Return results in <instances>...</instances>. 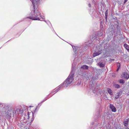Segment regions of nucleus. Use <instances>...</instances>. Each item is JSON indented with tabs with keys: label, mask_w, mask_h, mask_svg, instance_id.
<instances>
[{
	"label": "nucleus",
	"mask_w": 129,
	"mask_h": 129,
	"mask_svg": "<svg viewBox=\"0 0 129 129\" xmlns=\"http://www.w3.org/2000/svg\"><path fill=\"white\" fill-rule=\"evenodd\" d=\"M37 7H34V10H32L30 15V16L28 18L33 20H40L41 18L43 19V20H45L41 15V14L39 11V9H37Z\"/></svg>",
	"instance_id": "obj_1"
},
{
	"label": "nucleus",
	"mask_w": 129,
	"mask_h": 129,
	"mask_svg": "<svg viewBox=\"0 0 129 129\" xmlns=\"http://www.w3.org/2000/svg\"><path fill=\"white\" fill-rule=\"evenodd\" d=\"M73 68L72 71L71 72L68 77L63 82V84L64 87H66L72 84L74 79V72L73 71Z\"/></svg>",
	"instance_id": "obj_2"
},
{
	"label": "nucleus",
	"mask_w": 129,
	"mask_h": 129,
	"mask_svg": "<svg viewBox=\"0 0 129 129\" xmlns=\"http://www.w3.org/2000/svg\"><path fill=\"white\" fill-rule=\"evenodd\" d=\"M18 109V107H15L14 108L12 107H10L9 108V110L7 111L6 113L7 116H10L11 114V112L13 114L16 113V111L17 109Z\"/></svg>",
	"instance_id": "obj_3"
},
{
	"label": "nucleus",
	"mask_w": 129,
	"mask_h": 129,
	"mask_svg": "<svg viewBox=\"0 0 129 129\" xmlns=\"http://www.w3.org/2000/svg\"><path fill=\"white\" fill-rule=\"evenodd\" d=\"M26 113L23 116L24 118H27L28 119L29 117V115H31L33 117V113L32 112H29L27 111V112L26 111Z\"/></svg>",
	"instance_id": "obj_4"
},
{
	"label": "nucleus",
	"mask_w": 129,
	"mask_h": 129,
	"mask_svg": "<svg viewBox=\"0 0 129 129\" xmlns=\"http://www.w3.org/2000/svg\"><path fill=\"white\" fill-rule=\"evenodd\" d=\"M34 6V7H37L39 2V0H31Z\"/></svg>",
	"instance_id": "obj_5"
},
{
	"label": "nucleus",
	"mask_w": 129,
	"mask_h": 129,
	"mask_svg": "<svg viewBox=\"0 0 129 129\" xmlns=\"http://www.w3.org/2000/svg\"><path fill=\"white\" fill-rule=\"evenodd\" d=\"M63 87V84H61L59 86L57 87V88L56 89H54L53 91H52L51 93H53L55 92V93L60 90L61 88Z\"/></svg>",
	"instance_id": "obj_6"
},
{
	"label": "nucleus",
	"mask_w": 129,
	"mask_h": 129,
	"mask_svg": "<svg viewBox=\"0 0 129 129\" xmlns=\"http://www.w3.org/2000/svg\"><path fill=\"white\" fill-rule=\"evenodd\" d=\"M102 52V50H100L94 52L93 54V57H95L96 56H98Z\"/></svg>",
	"instance_id": "obj_7"
},
{
	"label": "nucleus",
	"mask_w": 129,
	"mask_h": 129,
	"mask_svg": "<svg viewBox=\"0 0 129 129\" xmlns=\"http://www.w3.org/2000/svg\"><path fill=\"white\" fill-rule=\"evenodd\" d=\"M123 77L126 79H128L129 78V75L126 72H124L122 74Z\"/></svg>",
	"instance_id": "obj_8"
},
{
	"label": "nucleus",
	"mask_w": 129,
	"mask_h": 129,
	"mask_svg": "<svg viewBox=\"0 0 129 129\" xmlns=\"http://www.w3.org/2000/svg\"><path fill=\"white\" fill-rule=\"evenodd\" d=\"M110 107L112 111L114 112L116 111L115 108L112 105L110 104Z\"/></svg>",
	"instance_id": "obj_9"
},
{
	"label": "nucleus",
	"mask_w": 129,
	"mask_h": 129,
	"mask_svg": "<svg viewBox=\"0 0 129 129\" xmlns=\"http://www.w3.org/2000/svg\"><path fill=\"white\" fill-rule=\"evenodd\" d=\"M121 92L120 91L118 92L115 95V98L116 99H118L119 97V96L121 95Z\"/></svg>",
	"instance_id": "obj_10"
},
{
	"label": "nucleus",
	"mask_w": 129,
	"mask_h": 129,
	"mask_svg": "<svg viewBox=\"0 0 129 129\" xmlns=\"http://www.w3.org/2000/svg\"><path fill=\"white\" fill-rule=\"evenodd\" d=\"M18 107V109H17V110L16 111V113L17 112L18 113H18L19 114H22L23 112L22 109L19 108V107Z\"/></svg>",
	"instance_id": "obj_11"
},
{
	"label": "nucleus",
	"mask_w": 129,
	"mask_h": 129,
	"mask_svg": "<svg viewBox=\"0 0 129 129\" xmlns=\"http://www.w3.org/2000/svg\"><path fill=\"white\" fill-rule=\"evenodd\" d=\"M124 47L126 49L127 51L129 52V46L126 44H124Z\"/></svg>",
	"instance_id": "obj_12"
},
{
	"label": "nucleus",
	"mask_w": 129,
	"mask_h": 129,
	"mask_svg": "<svg viewBox=\"0 0 129 129\" xmlns=\"http://www.w3.org/2000/svg\"><path fill=\"white\" fill-rule=\"evenodd\" d=\"M107 91L108 93L111 95H113V93L112 92V90L109 88H108L107 89Z\"/></svg>",
	"instance_id": "obj_13"
},
{
	"label": "nucleus",
	"mask_w": 129,
	"mask_h": 129,
	"mask_svg": "<svg viewBox=\"0 0 129 129\" xmlns=\"http://www.w3.org/2000/svg\"><path fill=\"white\" fill-rule=\"evenodd\" d=\"M81 68L84 69H87L88 68V67L86 65H84L81 66Z\"/></svg>",
	"instance_id": "obj_14"
},
{
	"label": "nucleus",
	"mask_w": 129,
	"mask_h": 129,
	"mask_svg": "<svg viewBox=\"0 0 129 129\" xmlns=\"http://www.w3.org/2000/svg\"><path fill=\"white\" fill-rule=\"evenodd\" d=\"M98 65L100 67H103L104 66V64L100 62L98 63Z\"/></svg>",
	"instance_id": "obj_15"
},
{
	"label": "nucleus",
	"mask_w": 129,
	"mask_h": 129,
	"mask_svg": "<svg viewBox=\"0 0 129 129\" xmlns=\"http://www.w3.org/2000/svg\"><path fill=\"white\" fill-rule=\"evenodd\" d=\"M128 119H127L126 120L124 121V125L125 126H127L128 124Z\"/></svg>",
	"instance_id": "obj_16"
},
{
	"label": "nucleus",
	"mask_w": 129,
	"mask_h": 129,
	"mask_svg": "<svg viewBox=\"0 0 129 129\" xmlns=\"http://www.w3.org/2000/svg\"><path fill=\"white\" fill-rule=\"evenodd\" d=\"M72 48L74 50H75L74 52H76L77 51V49L78 48V47H75V46H72Z\"/></svg>",
	"instance_id": "obj_17"
},
{
	"label": "nucleus",
	"mask_w": 129,
	"mask_h": 129,
	"mask_svg": "<svg viewBox=\"0 0 129 129\" xmlns=\"http://www.w3.org/2000/svg\"><path fill=\"white\" fill-rule=\"evenodd\" d=\"M114 87L116 88H118L120 87V86L117 84H115L114 85Z\"/></svg>",
	"instance_id": "obj_18"
},
{
	"label": "nucleus",
	"mask_w": 129,
	"mask_h": 129,
	"mask_svg": "<svg viewBox=\"0 0 129 129\" xmlns=\"http://www.w3.org/2000/svg\"><path fill=\"white\" fill-rule=\"evenodd\" d=\"M94 85L93 84H92L91 85V88H91V89H92L93 90V88H94V90H95V88H94Z\"/></svg>",
	"instance_id": "obj_19"
},
{
	"label": "nucleus",
	"mask_w": 129,
	"mask_h": 129,
	"mask_svg": "<svg viewBox=\"0 0 129 129\" xmlns=\"http://www.w3.org/2000/svg\"><path fill=\"white\" fill-rule=\"evenodd\" d=\"M119 82L120 83H124V82L123 80L122 79H121L120 80Z\"/></svg>",
	"instance_id": "obj_20"
},
{
	"label": "nucleus",
	"mask_w": 129,
	"mask_h": 129,
	"mask_svg": "<svg viewBox=\"0 0 129 129\" xmlns=\"http://www.w3.org/2000/svg\"><path fill=\"white\" fill-rule=\"evenodd\" d=\"M120 28L119 26H118L117 27V29L118 32H119L120 31Z\"/></svg>",
	"instance_id": "obj_21"
},
{
	"label": "nucleus",
	"mask_w": 129,
	"mask_h": 129,
	"mask_svg": "<svg viewBox=\"0 0 129 129\" xmlns=\"http://www.w3.org/2000/svg\"><path fill=\"white\" fill-rule=\"evenodd\" d=\"M107 11L106 12V14H105V18L106 19L107 17V15H108V13H107Z\"/></svg>",
	"instance_id": "obj_22"
},
{
	"label": "nucleus",
	"mask_w": 129,
	"mask_h": 129,
	"mask_svg": "<svg viewBox=\"0 0 129 129\" xmlns=\"http://www.w3.org/2000/svg\"><path fill=\"white\" fill-rule=\"evenodd\" d=\"M97 79V78L96 77H93L92 78V79L93 80H94Z\"/></svg>",
	"instance_id": "obj_23"
},
{
	"label": "nucleus",
	"mask_w": 129,
	"mask_h": 129,
	"mask_svg": "<svg viewBox=\"0 0 129 129\" xmlns=\"http://www.w3.org/2000/svg\"><path fill=\"white\" fill-rule=\"evenodd\" d=\"M47 99H45L43 101H42V102H41V103H42V102H44Z\"/></svg>",
	"instance_id": "obj_24"
},
{
	"label": "nucleus",
	"mask_w": 129,
	"mask_h": 129,
	"mask_svg": "<svg viewBox=\"0 0 129 129\" xmlns=\"http://www.w3.org/2000/svg\"><path fill=\"white\" fill-rule=\"evenodd\" d=\"M128 0H125L124 2V3H125Z\"/></svg>",
	"instance_id": "obj_25"
},
{
	"label": "nucleus",
	"mask_w": 129,
	"mask_h": 129,
	"mask_svg": "<svg viewBox=\"0 0 129 129\" xmlns=\"http://www.w3.org/2000/svg\"><path fill=\"white\" fill-rule=\"evenodd\" d=\"M88 6H89V7H91V4H88Z\"/></svg>",
	"instance_id": "obj_26"
},
{
	"label": "nucleus",
	"mask_w": 129,
	"mask_h": 129,
	"mask_svg": "<svg viewBox=\"0 0 129 129\" xmlns=\"http://www.w3.org/2000/svg\"><path fill=\"white\" fill-rule=\"evenodd\" d=\"M112 76L113 77H114L115 76L114 75H113Z\"/></svg>",
	"instance_id": "obj_27"
},
{
	"label": "nucleus",
	"mask_w": 129,
	"mask_h": 129,
	"mask_svg": "<svg viewBox=\"0 0 129 129\" xmlns=\"http://www.w3.org/2000/svg\"><path fill=\"white\" fill-rule=\"evenodd\" d=\"M118 69H117V71H118Z\"/></svg>",
	"instance_id": "obj_28"
},
{
	"label": "nucleus",
	"mask_w": 129,
	"mask_h": 129,
	"mask_svg": "<svg viewBox=\"0 0 129 129\" xmlns=\"http://www.w3.org/2000/svg\"><path fill=\"white\" fill-rule=\"evenodd\" d=\"M93 92L94 93H95V92H94V91H93Z\"/></svg>",
	"instance_id": "obj_29"
},
{
	"label": "nucleus",
	"mask_w": 129,
	"mask_h": 129,
	"mask_svg": "<svg viewBox=\"0 0 129 129\" xmlns=\"http://www.w3.org/2000/svg\"><path fill=\"white\" fill-rule=\"evenodd\" d=\"M126 129H128V128H126Z\"/></svg>",
	"instance_id": "obj_30"
}]
</instances>
